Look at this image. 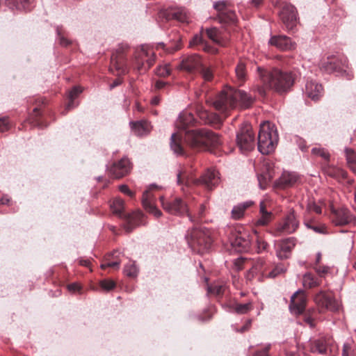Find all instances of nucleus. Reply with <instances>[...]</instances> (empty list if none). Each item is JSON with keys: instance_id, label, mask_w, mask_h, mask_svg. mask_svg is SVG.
Returning <instances> with one entry per match:
<instances>
[{"instance_id": "obj_1", "label": "nucleus", "mask_w": 356, "mask_h": 356, "mask_svg": "<svg viewBox=\"0 0 356 356\" xmlns=\"http://www.w3.org/2000/svg\"><path fill=\"white\" fill-rule=\"evenodd\" d=\"M194 116L189 113H181L176 122V126L180 131H185L184 140L191 148L195 149H206L209 146H218L221 143L218 135L206 129H186L194 122Z\"/></svg>"}, {"instance_id": "obj_2", "label": "nucleus", "mask_w": 356, "mask_h": 356, "mask_svg": "<svg viewBox=\"0 0 356 356\" xmlns=\"http://www.w3.org/2000/svg\"><path fill=\"white\" fill-rule=\"evenodd\" d=\"M262 86H256L254 90L265 96L266 89H273L279 93L287 92L293 86L296 74L292 72L282 71L278 68L264 69L257 67Z\"/></svg>"}, {"instance_id": "obj_3", "label": "nucleus", "mask_w": 356, "mask_h": 356, "mask_svg": "<svg viewBox=\"0 0 356 356\" xmlns=\"http://www.w3.org/2000/svg\"><path fill=\"white\" fill-rule=\"evenodd\" d=\"M255 98L241 90L228 87L221 91L214 99H207V102L211 104L216 111L226 117L227 113L239 105L242 108H250L254 102Z\"/></svg>"}, {"instance_id": "obj_4", "label": "nucleus", "mask_w": 356, "mask_h": 356, "mask_svg": "<svg viewBox=\"0 0 356 356\" xmlns=\"http://www.w3.org/2000/svg\"><path fill=\"white\" fill-rule=\"evenodd\" d=\"M185 238L189 247L198 254H204L211 247L210 232L203 227H194L188 229Z\"/></svg>"}, {"instance_id": "obj_5", "label": "nucleus", "mask_w": 356, "mask_h": 356, "mask_svg": "<svg viewBox=\"0 0 356 356\" xmlns=\"http://www.w3.org/2000/svg\"><path fill=\"white\" fill-rule=\"evenodd\" d=\"M278 143V134L274 124L264 122L260 125L258 134V150L262 154L274 152Z\"/></svg>"}, {"instance_id": "obj_6", "label": "nucleus", "mask_w": 356, "mask_h": 356, "mask_svg": "<svg viewBox=\"0 0 356 356\" xmlns=\"http://www.w3.org/2000/svg\"><path fill=\"white\" fill-rule=\"evenodd\" d=\"M236 144L243 153H247L254 149L255 146L254 134L249 124H243L236 135Z\"/></svg>"}, {"instance_id": "obj_7", "label": "nucleus", "mask_w": 356, "mask_h": 356, "mask_svg": "<svg viewBox=\"0 0 356 356\" xmlns=\"http://www.w3.org/2000/svg\"><path fill=\"white\" fill-rule=\"evenodd\" d=\"M154 53L147 46L143 45L136 52L135 67L140 73H144L154 65Z\"/></svg>"}, {"instance_id": "obj_8", "label": "nucleus", "mask_w": 356, "mask_h": 356, "mask_svg": "<svg viewBox=\"0 0 356 356\" xmlns=\"http://www.w3.org/2000/svg\"><path fill=\"white\" fill-rule=\"evenodd\" d=\"M160 200L163 209L168 213L179 216L186 214L191 222L195 221L193 216L189 213L187 204L181 198H176L172 201H165L164 197L161 196Z\"/></svg>"}, {"instance_id": "obj_9", "label": "nucleus", "mask_w": 356, "mask_h": 356, "mask_svg": "<svg viewBox=\"0 0 356 356\" xmlns=\"http://www.w3.org/2000/svg\"><path fill=\"white\" fill-rule=\"evenodd\" d=\"M299 227V220L293 209H291L283 220L277 223L274 229V235L290 234L296 231Z\"/></svg>"}, {"instance_id": "obj_10", "label": "nucleus", "mask_w": 356, "mask_h": 356, "mask_svg": "<svg viewBox=\"0 0 356 356\" xmlns=\"http://www.w3.org/2000/svg\"><path fill=\"white\" fill-rule=\"evenodd\" d=\"M253 236L246 231H236L232 234L230 243L235 251L238 252H246L250 250Z\"/></svg>"}, {"instance_id": "obj_11", "label": "nucleus", "mask_w": 356, "mask_h": 356, "mask_svg": "<svg viewBox=\"0 0 356 356\" xmlns=\"http://www.w3.org/2000/svg\"><path fill=\"white\" fill-rule=\"evenodd\" d=\"M279 16L287 30H293L298 24V13L296 8L290 3H284Z\"/></svg>"}, {"instance_id": "obj_12", "label": "nucleus", "mask_w": 356, "mask_h": 356, "mask_svg": "<svg viewBox=\"0 0 356 356\" xmlns=\"http://www.w3.org/2000/svg\"><path fill=\"white\" fill-rule=\"evenodd\" d=\"M314 302L322 309L334 312L339 309V305L336 299L324 291H320L314 296Z\"/></svg>"}, {"instance_id": "obj_13", "label": "nucleus", "mask_w": 356, "mask_h": 356, "mask_svg": "<svg viewBox=\"0 0 356 356\" xmlns=\"http://www.w3.org/2000/svg\"><path fill=\"white\" fill-rule=\"evenodd\" d=\"M306 303L307 296L305 292L298 290L291 298L289 309L292 314L299 315L305 311Z\"/></svg>"}, {"instance_id": "obj_14", "label": "nucleus", "mask_w": 356, "mask_h": 356, "mask_svg": "<svg viewBox=\"0 0 356 356\" xmlns=\"http://www.w3.org/2000/svg\"><path fill=\"white\" fill-rule=\"evenodd\" d=\"M195 183L202 184L207 189L212 190L220 183L219 172L213 168L208 169Z\"/></svg>"}, {"instance_id": "obj_15", "label": "nucleus", "mask_w": 356, "mask_h": 356, "mask_svg": "<svg viewBox=\"0 0 356 356\" xmlns=\"http://www.w3.org/2000/svg\"><path fill=\"white\" fill-rule=\"evenodd\" d=\"M108 170L114 178H121L130 172V161L127 158L124 157L119 161L113 163L111 167L108 168Z\"/></svg>"}, {"instance_id": "obj_16", "label": "nucleus", "mask_w": 356, "mask_h": 356, "mask_svg": "<svg viewBox=\"0 0 356 356\" xmlns=\"http://www.w3.org/2000/svg\"><path fill=\"white\" fill-rule=\"evenodd\" d=\"M332 222L335 225L343 226L352 223L355 220V217L350 211L344 207L339 209H332Z\"/></svg>"}, {"instance_id": "obj_17", "label": "nucleus", "mask_w": 356, "mask_h": 356, "mask_svg": "<svg viewBox=\"0 0 356 356\" xmlns=\"http://www.w3.org/2000/svg\"><path fill=\"white\" fill-rule=\"evenodd\" d=\"M268 43L281 51H292L296 48V43L289 37L284 35L272 36Z\"/></svg>"}, {"instance_id": "obj_18", "label": "nucleus", "mask_w": 356, "mask_h": 356, "mask_svg": "<svg viewBox=\"0 0 356 356\" xmlns=\"http://www.w3.org/2000/svg\"><path fill=\"white\" fill-rule=\"evenodd\" d=\"M295 245V238L293 237L287 238L276 242L275 245L277 257L280 259L289 258Z\"/></svg>"}, {"instance_id": "obj_19", "label": "nucleus", "mask_w": 356, "mask_h": 356, "mask_svg": "<svg viewBox=\"0 0 356 356\" xmlns=\"http://www.w3.org/2000/svg\"><path fill=\"white\" fill-rule=\"evenodd\" d=\"M143 218L144 215L140 211H136L133 212L132 213H127L123 218V219L125 220L124 227L126 232L129 233L132 232L136 227L143 225Z\"/></svg>"}, {"instance_id": "obj_20", "label": "nucleus", "mask_w": 356, "mask_h": 356, "mask_svg": "<svg viewBox=\"0 0 356 356\" xmlns=\"http://www.w3.org/2000/svg\"><path fill=\"white\" fill-rule=\"evenodd\" d=\"M157 188L156 185L152 184L149 190L145 191L143 195L142 203L145 209L149 213L153 214L155 217L159 218L161 216L162 213L154 204L152 197L150 193V190Z\"/></svg>"}, {"instance_id": "obj_21", "label": "nucleus", "mask_w": 356, "mask_h": 356, "mask_svg": "<svg viewBox=\"0 0 356 356\" xmlns=\"http://www.w3.org/2000/svg\"><path fill=\"white\" fill-rule=\"evenodd\" d=\"M321 84L315 81H307L305 85V95L314 101H318L323 95Z\"/></svg>"}, {"instance_id": "obj_22", "label": "nucleus", "mask_w": 356, "mask_h": 356, "mask_svg": "<svg viewBox=\"0 0 356 356\" xmlns=\"http://www.w3.org/2000/svg\"><path fill=\"white\" fill-rule=\"evenodd\" d=\"M341 65H336L335 60L333 56L328 57L327 60L323 64V69L327 73H332L334 72L346 71L347 67V59L345 57H341L339 60Z\"/></svg>"}, {"instance_id": "obj_23", "label": "nucleus", "mask_w": 356, "mask_h": 356, "mask_svg": "<svg viewBox=\"0 0 356 356\" xmlns=\"http://www.w3.org/2000/svg\"><path fill=\"white\" fill-rule=\"evenodd\" d=\"M34 0H6V6L11 10L29 11Z\"/></svg>"}, {"instance_id": "obj_24", "label": "nucleus", "mask_w": 356, "mask_h": 356, "mask_svg": "<svg viewBox=\"0 0 356 356\" xmlns=\"http://www.w3.org/2000/svg\"><path fill=\"white\" fill-rule=\"evenodd\" d=\"M202 65L200 58L195 54L188 56L181 63L182 68L188 71H198Z\"/></svg>"}, {"instance_id": "obj_25", "label": "nucleus", "mask_w": 356, "mask_h": 356, "mask_svg": "<svg viewBox=\"0 0 356 356\" xmlns=\"http://www.w3.org/2000/svg\"><path fill=\"white\" fill-rule=\"evenodd\" d=\"M259 214L260 216L256 221V225L259 226L267 225L273 218V213L271 211L266 210V204L261 201L259 204Z\"/></svg>"}, {"instance_id": "obj_26", "label": "nucleus", "mask_w": 356, "mask_h": 356, "mask_svg": "<svg viewBox=\"0 0 356 356\" xmlns=\"http://www.w3.org/2000/svg\"><path fill=\"white\" fill-rule=\"evenodd\" d=\"M169 17L181 23H188L191 19L190 13L185 8H178L168 13Z\"/></svg>"}, {"instance_id": "obj_27", "label": "nucleus", "mask_w": 356, "mask_h": 356, "mask_svg": "<svg viewBox=\"0 0 356 356\" xmlns=\"http://www.w3.org/2000/svg\"><path fill=\"white\" fill-rule=\"evenodd\" d=\"M130 126L134 134L138 136L146 135L149 132V124L147 121L131 122Z\"/></svg>"}, {"instance_id": "obj_28", "label": "nucleus", "mask_w": 356, "mask_h": 356, "mask_svg": "<svg viewBox=\"0 0 356 356\" xmlns=\"http://www.w3.org/2000/svg\"><path fill=\"white\" fill-rule=\"evenodd\" d=\"M299 180V176L296 172H284L279 179V184L283 187L294 185Z\"/></svg>"}, {"instance_id": "obj_29", "label": "nucleus", "mask_w": 356, "mask_h": 356, "mask_svg": "<svg viewBox=\"0 0 356 356\" xmlns=\"http://www.w3.org/2000/svg\"><path fill=\"white\" fill-rule=\"evenodd\" d=\"M120 254V252L116 250L106 255L104 263L101 265V268L102 269H105L107 267L118 268L120 264L119 259Z\"/></svg>"}, {"instance_id": "obj_30", "label": "nucleus", "mask_w": 356, "mask_h": 356, "mask_svg": "<svg viewBox=\"0 0 356 356\" xmlns=\"http://www.w3.org/2000/svg\"><path fill=\"white\" fill-rule=\"evenodd\" d=\"M112 67H115L118 74H124L128 70L122 55L119 57L113 55L111 57Z\"/></svg>"}, {"instance_id": "obj_31", "label": "nucleus", "mask_w": 356, "mask_h": 356, "mask_svg": "<svg viewBox=\"0 0 356 356\" xmlns=\"http://www.w3.org/2000/svg\"><path fill=\"white\" fill-rule=\"evenodd\" d=\"M181 137L179 134L174 133L170 138V148L175 154L179 156L184 155V154L181 145Z\"/></svg>"}, {"instance_id": "obj_32", "label": "nucleus", "mask_w": 356, "mask_h": 356, "mask_svg": "<svg viewBox=\"0 0 356 356\" xmlns=\"http://www.w3.org/2000/svg\"><path fill=\"white\" fill-rule=\"evenodd\" d=\"M252 204L253 202L252 201H247L234 206L232 210V218L234 220L242 218L245 209L250 207Z\"/></svg>"}, {"instance_id": "obj_33", "label": "nucleus", "mask_w": 356, "mask_h": 356, "mask_svg": "<svg viewBox=\"0 0 356 356\" xmlns=\"http://www.w3.org/2000/svg\"><path fill=\"white\" fill-rule=\"evenodd\" d=\"M111 209L113 213L121 218H123L127 213H124V202L121 198L116 197L111 204Z\"/></svg>"}, {"instance_id": "obj_34", "label": "nucleus", "mask_w": 356, "mask_h": 356, "mask_svg": "<svg viewBox=\"0 0 356 356\" xmlns=\"http://www.w3.org/2000/svg\"><path fill=\"white\" fill-rule=\"evenodd\" d=\"M321 283V280L317 277H315V276L310 273H307L303 275L302 284L305 288H314L319 286Z\"/></svg>"}, {"instance_id": "obj_35", "label": "nucleus", "mask_w": 356, "mask_h": 356, "mask_svg": "<svg viewBox=\"0 0 356 356\" xmlns=\"http://www.w3.org/2000/svg\"><path fill=\"white\" fill-rule=\"evenodd\" d=\"M213 8L217 11V19L218 17H222L225 15V12H227L229 8V3L227 1H218L213 3Z\"/></svg>"}, {"instance_id": "obj_36", "label": "nucleus", "mask_w": 356, "mask_h": 356, "mask_svg": "<svg viewBox=\"0 0 356 356\" xmlns=\"http://www.w3.org/2000/svg\"><path fill=\"white\" fill-rule=\"evenodd\" d=\"M313 353H317L321 355L327 354V347L325 341L323 339H319L314 342L312 348Z\"/></svg>"}, {"instance_id": "obj_37", "label": "nucleus", "mask_w": 356, "mask_h": 356, "mask_svg": "<svg viewBox=\"0 0 356 356\" xmlns=\"http://www.w3.org/2000/svg\"><path fill=\"white\" fill-rule=\"evenodd\" d=\"M304 225L307 228L313 230L316 233L321 234H328L327 227L325 224L314 225L312 221L305 220Z\"/></svg>"}, {"instance_id": "obj_38", "label": "nucleus", "mask_w": 356, "mask_h": 356, "mask_svg": "<svg viewBox=\"0 0 356 356\" xmlns=\"http://www.w3.org/2000/svg\"><path fill=\"white\" fill-rule=\"evenodd\" d=\"M235 74L238 82L241 84L245 81L246 68L245 64L240 61L235 67Z\"/></svg>"}, {"instance_id": "obj_39", "label": "nucleus", "mask_w": 356, "mask_h": 356, "mask_svg": "<svg viewBox=\"0 0 356 356\" xmlns=\"http://www.w3.org/2000/svg\"><path fill=\"white\" fill-rule=\"evenodd\" d=\"M218 20L221 24H235L236 22V15L235 12L229 8L227 12H225V15L222 17H218Z\"/></svg>"}, {"instance_id": "obj_40", "label": "nucleus", "mask_w": 356, "mask_h": 356, "mask_svg": "<svg viewBox=\"0 0 356 356\" xmlns=\"http://www.w3.org/2000/svg\"><path fill=\"white\" fill-rule=\"evenodd\" d=\"M82 92V89L79 86H74L69 91L68 98L69 102L67 105V109H71L75 106L74 104V100Z\"/></svg>"}, {"instance_id": "obj_41", "label": "nucleus", "mask_w": 356, "mask_h": 356, "mask_svg": "<svg viewBox=\"0 0 356 356\" xmlns=\"http://www.w3.org/2000/svg\"><path fill=\"white\" fill-rule=\"evenodd\" d=\"M205 31L209 39L217 44H222L220 32L217 28L207 29Z\"/></svg>"}, {"instance_id": "obj_42", "label": "nucleus", "mask_w": 356, "mask_h": 356, "mask_svg": "<svg viewBox=\"0 0 356 356\" xmlns=\"http://www.w3.org/2000/svg\"><path fill=\"white\" fill-rule=\"evenodd\" d=\"M56 33L58 42L61 46L67 47L72 43L71 40L67 38L66 33L62 27H56Z\"/></svg>"}, {"instance_id": "obj_43", "label": "nucleus", "mask_w": 356, "mask_h": 356, "mask_svg": "<svg viewBox=\"0 0 356 356\" xmlns=\"http://www.w3.org/2000/svg\"><path fill=\"white\" fill-rule=\"evenodd\" d=\"M255 236V241L257 245V252L258 253H261L263 252L267 251L268 244L266 241H265L261 236H259L257 232L254 234Z\"/></svg>"}, {"instance_id": "obj_44", "label": "nucleus", "mask_w": 356, "mask_h": 356, "mask_svg": "<svg viewBox=\"0 0 356 356\" xmlns=\"http://www.w3.org/2000/svg\"><path fill=\"white\" fill-rule=\"evenodd\" d=\"M273 175L270 171L267 172L266 173H261L257 175V179L259 181V186L261 188H265L267 184L273 178Z\"/></svg>"}, {"instance_id": "obj_45", "label": "nucleus", "mask_w": 356, "mask_h": 356, "mask_svg": "<svg viewBox=\"0 0 356 356\" xmlns=\"http://www.w3.org/2000/svg\"><path fill=\"white\" fill-rule=\"evenodd\" d=\"M252 309V305L251 302H248L244 304H236L234 309L236 313L243 314L248 313Z\"/></svg>"}, {"instance_id": "obj_46", "label": "nucleus", "mask_w": 356, "mask_h": 356, "mask_svg": "<svg viewBox=\"0 0 356 356\" xmlns=\"http://www.w3.org/2000/svg\"><path fill=\"white\" fill-rule=\"evenodd\" d=\"M225 286L221 284H213L208 286V292L216 296L223 294Z\"/></svg>"}, {"instance_id": "obj_47", "label": "nucleus", "mask_w": 356, "mask_h": 356, "mask_svg": "<svg viewBox=\"0 0 356 356\" xmlns=\"http://www.w3.org/2000/svg\"><path fill=\"white\" fill-rule=\"evenodd\" d=\"M190 46H200L203 49L206 50L207 46L202 34H196L190 41Z\"/></svg>"}, {"instance_id": "obj_48", "label": "nucleus", "mask_w": 356, "mask_h": 356, "mask_svg": "<svg viewBox=\"0 0 356 356\" xmlns=\"http://www.w3.org/2000/svg\"><path fill=\"white\" fill-rule=\"evenodd\" d=\"M124 273L128 277H134L138 274V268L135 264L130 262L124 266Z\"/></svg>"}, {"instance_id": "obj_49", "label": "nucleus", "mask_w": 356, "mask_h": 356, "mask_svg": "<svg viewBox=\"0 0 356 356\" xmlns=\"http://www.w3.org/2000/svg\"><path fill=\"white\" fill-rule=\"evenodd\" d=\"M312 153L314 155L321 156L325 161H328L330 159L329 152L324 148L321 147H314L312 149Z\"/></svg>"}, {"instance_id": "obj_50", "label": "nucleus", "mask_w": 356, "mask_h": 356, "mask_svg": "<svg viewBox=\"0 0 356 356\" xmlns=\"http://www.w3.org/2000/svg\"><path fill=\"white\" fill-rule=\"evenodd\" d=\"M285 270V267L282 264H279L276 266L270 272L266 274V276L270 278H275L278 275L284 273Z\"/></svg>"}, {"instance_id": "obj_51", "label": "nucleus", "mask_w": 356, "mask_h": 356, "mask_svg": "<svg viewBox=\"0 0 356 356\" xmlns=\"http://www.w3.org/2000/svg\"><path fill=\"white\" fill-rule=\"evenodd\" d=\"M99 286L105 291H109L115 287V283L111 280H103L100 281Z\"/></svg>"}, {"instance_id": "obj_52", "label": "nucleus", "mask_w": 356, "mask_h": 356, "mask_svg": "<svg viewBox=\"0 0 356 356\" xmlns=\"http://www.w3.org/2000/svg\"><path fill=\"white\" fill-rule=\"evenodd\" d=\"M314 269L320 277H324L330 272L329 266H321L320 264H315Z\"/></svg>"}, {"instance_id": "obj_53", "label": "nucleus", "mask_w": 356, "mask_h": 356, "mask_svg": "<svg viewBox=\"0 0 356 356\" xmlns=\"http://www.w3.org/2000/svg\"><path fill=\"white\" fill-rule=\"evenodd\" d=\"M198 72H200L202 78L207 81H211L213 78V72L207 67L202 65Z\"/></svg>"}, {"instance_id": "obj_54", "label": "nucleus", "mask_w": 356, "mask_h": 356, "mask_svg": "<svg viewBox=\"0 0 356 356\" xmlns=\"http://www.w3.org/2000/svg\"><path fill=\"white\" fill-rule=\"evenodd\" d=\"M346 158L348 165L356 161V155L354 150L351 148H346L345 150Z\"/></svg>"}, {"instance_id": "obj_55", "label": "nucleus", "mask_w": 356, "mask_h": 356, "mask_svg": "<svg viewBox=\"0 0 356 356\" xmlns=\"http://www.w3.org/2000/svg\"><path fill=\"white\" fill-rule=\"evenodd\" d=\"M314 309H313L312 312L309 311L303 318V321L305 323L309 325L310 327H314V317L313 316V314L314 313Z\"/></svg>"}, {"instance_id": "obj_56", "label": "nucleus", "mask_w": 356, "mask_h": 356, "mask_svg": "<svg viewBox=\"0 0 356 356\" xmlns=\"http://www.w3.org/2000/svg\"><path fill=\"white\" fill-rule=\"evenodd\" d=\"M170 69L168 65L159 66L156 70V74L159 76H166L170 74Z\"/></svg>"}, {"instance_id": "obj_57", "label": "nucleus", "mask_w": 356, "mask_h": 356, "mask_svg": "<svg viewBox=\"0 0 356 356\" xmlns=\"http://www.w3.org/2000/svg\"><path fill=\"white\" fill-rule=\"evenodd\" d=\"M180 46H181V44H180V38H179V35H177L176 39H175V43L172 44V45L169 46L167 48L166 50L169 53H172V52L179 49H180Z\"/></svg>"}, {"instance_id": "obj_58", "label": "nucleus", "mask_w": 356, "mask_h": 356, "mask_svg": "<svg viewBox=\"0 0 356 356\" xmlns=\"http://www.w3.org/2000/svg\"><path fill=\"white\" fill-rule=\"evenodd\" d=\"M9 129L8 120L6 117L0 118V132H4Z\"/></svg>"}, {"instance_id": "obj_59", "label": "nucleus", "mask_w": 356, "mask_h": 356, "mask_svg": "<svg viewBox=\"0 0 356 356\" xmlns=\"http://www.w3.org/2000/svg\"><path fill=\"white\" fill-rule=\"evenodd\" d=\"M119 190L120 191L121 193L126 194L130 197L134 196V193L131 191H130L129 187L125 184L120 185L119 186Z\"/></svg>"}, {"instance_id": "obj_60", "label": "nucleus", "mask_w": 356, "mask_h": 356, "mask_svg": "<svg viewBox=\"0 0 356 356\" xmlns=\"http://www.w3.org/2000/svg\"><path fill=\"white\" fill-rule=\"evenodd\" d=\"M271 347L270 344H267L264 349L257 351V356H269L268 351Z\"/></svg>"}, {"instance_id": "obj_61", "label": "nucleus", "mask_w": 356, "mask_h": 356, "mask_svg": "<svg viewBox=\"0 0 356 356\" xmlns=\"http://www.w3.org/2000/svg\"><path fill=\"white\" fill-rule=\"evenodd\" d=\"M309 209L311 211H314V212H315V213H316L318 214H320V213H322L321 207L318 205V204H316V203H313L312 204H309Z\"/></svg>"}, {"instance_id": "obj_62", "label": "nucleus", "mask_w": 356, "mask_h": 356, "mask_svg": "<svg viewBox=\"0 0 356 356\" xmlns=\"http://www.w3.org/2000/svg\"><path fill=\"white\" fill-rule=\"evenodd\" d=\"M204 211H205V206L204 204H201L199 211H198V213H197V217L193 216V218L195 220V221H194L193 222H197L199 220V219L201 218L204 216Z\"/></svg>"}, {"instance_id": "obj_63", "label": "nucleus", "mask_w": 356, "mask_h": 356, "mask_svg": "<svg viewBox=\"0 0 356 356\" xmlns=\"http://www.w3.org/2000/svg\"><path fill=\"white\" fill-rule=\"evenodd\" d=\"M67 289L71 292H75V291H78L81 289V286L78 283L74 282V283L69 284L67 286Z\"/></svg>"}, {"instance_id": "obj_64", "label": "nucleus", "mask_w": 356, "mask_h": 356, "mask_svg": "<svg viewBox=\"0 0 356 356\" xmlns=\"http://www.w3.org/2000/svg\"><path fill=\"white\" fill-rule=\"evenodd\" d=\"M298 143V145L302 151H306L307 149V145H305V140H302L301 138H299L298 141H297Z\"/></svg>"}]
</instances>
